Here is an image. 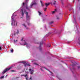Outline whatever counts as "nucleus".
Returning <instances> with one entry per match:
<instances>
[{
	"label": "nucleus",
	"instance_id": "nucleus-1",
	"mask_svg": "<svg viewBox=\"0 0 80 80\" xmlns=\"http://www.w3.org/2000/svg\"><path fill=\"white\" fill-rule=\"evenodd\" d=\"M26 13L25 14L26 15V20H30V16L28 15V12H27L26 11H25Z\"/></svg>",
	"mask_w": 80,
	"mask_h": 80
},
{
	"label": "nucleus",
	"instance_id": "nucleus-2",
	"mask_svg": "<svg viewBox=\"0 0 80 80\" xmlns=\"http://www.w3.org/2000/svg\"><path fill=\"white\" fill-rule=\"evenodd\" d=\"M12 68V67H10L9 68H7L6 69H5L2 72V74H4V73H6L7 71H8L9 70H10V69Z\"/></svg>",
	"mask_w": 80,
	"mask_h": 80
},
{
	"label": "nucleus",
	"instance_id": "nucleus-3",
	"mask_svg": "<svg viewBox=\"0 0 80 80\" xmlns=\"http://www.w3.org/2000/svg\"><path fill=\"white\" fill-rule=\"evenodd\" d=\"M13 16H12V22H13V24L14 25V26L15 25V20L13 18Z\"/></svg>",
	"mask_w": 80,
	"mask_h": 80
},
{
	"label": "nucleus",
	"instance_id": "nucleus-4",
	"mask_svg": "<svg viewBox=\"0 0 80 80\" xmlns=\"http://www.w3.org/2000/svg\"><path fill=\"white\" fill-rule=\"evenodd\" d=\"M40 46H39V50H41V46L42 45H43V42L42 41H41L40 43Z\"/></svg>",
	"mask_w": 80,
	"mask_h": 80
},
{
	"label": "nucleus",
	"instance_id": "nucleus-5",
	"mask_svg": "<svg viewBox=\"0 0 80 80\" xmlns=\"http://www.w3.org/2000/svg\"><path fill=\"white\" fill-rule=\"evenodd\" d=\"M29 70L31 74H33V70H32L31 69H29Z\"/></svg>",
	"mask_w": 80,
	"mask_h": 80
},
{
	"label": "nucleus",
	"instance_id": "nucleus-6",
	"mask_svg": "<svg viewBox=\"0 0 80 80\" xmlns=\"http://www.w3.org/2000/svg\"><path fill=\"white\" fill-rule=\"evenodd\" d=\"M26 66H29V67L30 66V65L28 63H24V67H26Z\"/></svg>",
	"mask_w": 80,
	"mask_h": 80
},
{
	"label": "nucleus",
	"instance_id": "nucleus-7",
	"mask_svg": "<svg viewBox=\"0 0 80 80\" xmlns=\"http://www.w3.org/2000/svg\"><path fill=\"white\" fill-rule=\"evenodd\" d=\"M45 5L47 7L50 5V3H45Z\"/></svg>",
	"mask_w": 80,
	"mask_h": 80
},
{
	"label": "nucleus",
	"instance_id": "nucleus-8",
	"mask_svg": "<svg viewBox=\"0 0 80 80\" xmlns=\"http://www.w3.org/2000/svg\"><path fill=\"white\" fill-rule=\"evenodd\" d=\"M21 12H22V17H23V15H24V13H23V11L22 9H21Z\"/></svg>",
	"mask_w": 80,
	"mask_h": 80
},
{
	"label": "nucleus",
	"instance_id": "nucleus-9",
	"mask_svg": "<svg viewBox=\"0 0 80 80\" xmlns=\"http://www.w3.org/2000/svg\"><path fill=\"white\" fill-rule=\"evenodd\" d=\"M37 4V3L36 2H34L33 3H32L31 6V8H32V6H33V5H36Z\"/></svg>",
	"mask_w": 80,
	"mask_h": 80
},
{
	"label": "nucleus",
	"instance_id": "nucleus-10",
	"mask_svg": "<svg viewBox=\"0 0 80 80\" xmlns=\"http://www.w3.org/2000/svg\"><path fill=\"white\" fill-rule=\"evenodd\" d=\"M19 31L18 30H17V31L16 32V34H17V35H18V34H19Z\"/></svg>",
	"mask_w": 80,
	"mask_h": 80
},
{
	"label": "nucleus",
	"instance_id": "nucleus-11",
	"mask_svg": "<svg viewBox=\"0 0 80 80\" xmlns=\"http://www.w3.org/2000/svg\"><path fill=\"white\" fill-rule=\"evenodd\" d=\"M40 2L41 3V6H42V7H43V3H42V1H40Z\"/></svg>",
	"mask_w": 80,
	"mask_h": 80
},
{
	"label": "nucleus",
	"instance_id": "nucleus-12",
	"mask_svg": "<svg viewBox=\"0 0 80 80\" xmlns=\"http://www.w3.org/2000/svg\"><path fill=\"white\" fill-rule=\"evenodd\" d=\"M18 41L17 40H16V41H15V39L14 40V43L17 42Z\"/></svg>",
	"mask_w": 80,
	"mask_h": 80
},
{
	"label": "nucleus",
	"instance_id": "nucleus-13",
	"mask_svg": "<svg viewBox=\"0 0 80 80\" xmlns=\"http://www.w3.org/2000/svg\"><path fill=\"white\" fill-rule=\"evenodd\" d=\"M38 12L39 13V15H40L42 14V13H41V12H39V11H38Z\"/></svg>",
	"mask_w": 80,
	"mask_h": 80
},
{
	"label": "nucleus",
	"instance_id": "nucleus-14",
	"mask_svg": "<svg viewBox=\"0 0 80 80\" xmlns=\"http://www.w3.org/2000/svg\"><path fill=\"white\" fill-rule=\"evenodd\" d=\"M26 9H27V10H29V8H28V7L27 6L26 7Z\"/></svg>",
	"mask_w": 80,
	"mask_h": 80
},
{
	"label": "nucleus",
	"instance_id": "nucleus-15",
	"mask_svg": "<svg viewBox=\"0 0 80 80\" xmlns=\"http://www.w3.org/2000/svg\"><path fill=\"white\" fill-rule=\"evenodd\" d=\"M48 47H50L51 45L50 44H49L47 45Z\"/></svg>",
	"mask_w": 80,
	"mask_h": 80
},
{
	"label": "nucleus",
	"instance_id": "nucleus-16",
	"mask_svg": "<svg viewBox=\"0 0 80 80\" xmlns=\"http://www.w3.org/2000/svg\"><path fill=\"white\" fill-rule=\"evenodd\" d=\"M4 78V76H2L1 77H0V78L1 79H2V78Z\"/></svg>",
	"mask_w": 80,
	"mask_h": 80
},
{
	"label": "nucleus",
	"instance_id": "nucleus-17",
	"mask_svg": "<svg viewBox=\"0 0 80 80\" xmlns=\"http://www.w3.org/2000/svg\"><path fill=\"white\" fill-rule=\"evenodd\" d=\"M47 8H44V11H46V10H47Z\"/></svg>",
	"mask_w": 80,
	"mask_h": 80
},
{
	"label": "nucleus",
	"instance_id": "nucleus-18",
	"mask_svg": "<svg viewBox=\"0 0 80 80\" xmlns=\"http://www.w3.org/2000/svg\"><path fill=\"white\" fill-rule=\"evenodd\" d=\"M24 77H28V75L27 74L25 75Z\"/></svg>",
	"mask_w": 80,
	"mask_h": 80
},
{
	"label": "nucleus",
	"instance_id": "nucleus-19",
	"mask_svg": "<svg viewBox=\"0 0 80 80\" xmlns=\"http://www.w3.org/2000/svg\"><path fill=\"white\" fill-rule=\"evenodd\" d=\"M33 79H32V77H30L29 78V80H32Z\"/></svg>",
	"mask_w": 80,
	"mask_h": 80
},
{
	"label": "nucleus",
	"instance_id": "nucleus-20",
	"mask_svg": "<svg viewBox=\"0 0 80 80\" xmlns=\"http://www.w3.org/2000/svg\"><path fill=\"white\" fill-rule=\"evenodd\" d=\"M53 23V21H51L50 22V24H52V23Z\"/></svg>",
	"mask_w": 80,
	"mask_h": 80
},
{
	"label": "nucleus",
	"instance_id": "nucleus-21",
	"mask_svg": "<svg viewBox=\"0 0 80 80\" xmlns=\"http://www.w3.org/2000/svg\"><path fill=\"white\" fill-rule=\"evenodd\" d=\"M28 44H27V42H25V43L24 44V45H27Z\"/></svg>",
	"mask_w": 80,
	"mask_h": 80
},
{
	"label": "nucleus",
	"instance_id": "nucleus-22",
	"mask_svg": "<svg viewBox=\"0 0 80 80\" xmlns=\"http://www.w3.org/2000/svg\"><path fill=\"white\" fill-rule=\"evenodd\" d=\"M11 52H13V49H12L11 50Z\"/></svg>",
	"mask_w": 80,
	"mask_h": 80
},
{
	"label": "nucleus",
	"instance_id": "nucleus-23",
	"mask_svg": "<svg viewBox=\"0 0 80 80\" xmlns=\"http://www.w3.org/2000/svg\"><path fill=\"white\" fill-rule=\"evenodd\" d=\"M11 72H16V71L14 70H12L11 71Z\"/></svg>",
	"mask_w": 80,
	"mask_h": 80
},
{
	"label": "nucleus",
	"instance_id": "nucleus-24",
	"mask_svg": "<svg viewBox=\"0 0 80 80\" xmlns=\"http://www.w3.org/2000/svg\"><path fill=\"white\" fill-rule=\"evenodd\" d=\"M22 25H23V26H24L25 27H27V26L25 25V24H22Z\"/></svg>",
	"mask_w": 80,
	"mask_h": 80
},
{
	"label": "nucleus",
	"instance_id": "nucleus-25",
	"mask_svg": "<svg viewBox=\"0 0 80 80\" xmlns=\"http://www.w3.org/2000/svg\"><path fill=\"white\" fill-rule=\"evenodd\" d=\"M55 3H56V1H55L53 3V5H55Z\"/></svg>",
	"mask_w": 80,
	"mask_h": 80
},
{
	"label": "nucleus",
	"instance_id": "nucleus-26",
	"mask_svg": "<svg viewBox=\"0 0 80 80\" xmlns=\"http://www.w3.org/2000/svg\"><path fill=\"white\" fill-rule=\"evenodd\" d=\"M26 80H28V77H26Z\"/></svg>",
	"mask_w": 80,
	"mask_h": 80
},
{
	"label": "nucleus",
	"instance_id": "nucleus-27",
	"mask_svg": "<svg viewBox=\"0 0 80 80\" xmlns=\"http://www.w3.org/2000/svg\"><path fill=\"white\" fill-rule=\"evenodd\" d=\"M55 11H54L52 12V13L53 14V13H55Z\"/></svg>",
	"mask_w": 80,
	"mask_h": 80
},
{
	"label": "nucleus",
	"instance_id": "nucleus-28",
	"mask_svg": "<svg viewBox=\"0 0 80 80\" xmlns=\"http://www.w3.org/2000/svg\"><path fill=\"white\" fill-rule=\"evenodd\" d=\"M27 74H28V72H25Z\"/></svg>",
	"mask_w": 80,
	"mask_h": 80
},
{
	"label": "nucleus",
	"instance_id": "nucleus-29",
	"mask_svg": "<svg viewBox=\"0 0 80 80\" xmlns=\"http://www.w3.org/2000/svg\"><path fill=\"white\" fill-rule=\"evenodd\" d=\"M73 17H74V20H75V18H76L75 17V16L74 15L73 16Z\"/></svg>",
	"mask_w": 80,
	"mask_h": 80
},
{
	"label": "nucleus",
	"instance_id": "nucleus-30",
	"mask_svg": "<svg viewBox=\"0 0 80 80\" xmlns=\"http://www.w3.org/2000/svg\"><path fill=\"white\" fill-rule=\"evenodd\" d=\"M72 70H75V68H73Z\"/></svg>",
	"mask_w": 80,
	"mask_h": 80
},
{
	"label": "nucleus",
	"instance_id": "nucleus-31",
	"mask_svg": "<svg viewBox=\"0 0 80 80\" xmlns=\"http://www.w3.org/2000/svg\"><path fill=\"white\" fill-rule=\"evenodd\" d=\"M78 69H79V68H80V66H78Z\"/></svg>",
	"mask_w": 80,
	"mask_h": 80
},
{
	"label": "nucleus",
	"instance_id": "nucleus-32",
	"mask_svg": "<svg viewBox=\"0 0 80 80\" xmlns=\"http://www.w3.org/2000/svg\"><path fill=\"white\" fill-rule=\"evenodd\" d=\"M22 5H23V6H24V5H25V3L24 2L23 3Z\"/></svg>",
	"mask_w": 80,
	"mask_h": 80
},
{
	"label": "nucleus",
	"instance_id": "nucleus-33",
	"mask_svg": "<svg viewBox=\"0 0 80 80\" xmlns=\"http://www.w3.org/2000/svg\"><path fill=\"white\" fill-rule=\"evenodd\" d=\"M57 20H59L60 19V18H59L58 17L57 18Z\"/></svg>",
	"mask_w": 80,
	"mask_h": 80
},
{
	"label": "nucleus",
	"instance_id": "nucleus-34",
	"mask_svg": "<svg viewBox=\"0 0 80 80\" xmlns=\"http://www.w3.org/2000/svg\"><path fill=\"white\" fill-rule=\"evenodd\" d=\"M21 76H24V77L25 76V75L24 74H22V75H21Z\"/></svg>",
	"mask_w": 80,
	"mask_h": 80
},
{
	"label": "nucleus",
	"instance_id": "nucleus-35",
	"mask_svg": "<svg viewBox=\"0 0 80 80\" xmlns=\"http://www.w3.org/2000/svg\"><path fill=\"white\" fill-rule=\"evenodd\" d=\"M2 50V48L0 46V50Z\"/></svg>",
	"mask_w": 80,
	"mask_h": 80
},
{
	"label": "nucleus",
	"instance_id": "nucleus-36",
	"mask_svg": "<svg viewBox=\"0 0 80 80\" xmlns=\"http://www.w3.org/2000/svg\"><path fill=\"white\" fill-rule=\"evenodd\" d=\"M17 22H16V26H17Z\"/></svg>",
	"mask_w": 80,
	"mask_h": 80
},
{
	"label": "nucleus",
	"instance_id": "nucleus-37",
	"mask_svg": "<svg viewBox=\"0 0 80 80\" xmlns=\"http://www.w3.org/2000/svg\"><path fill=\"white\" fill-rule=\"evenodd\" d=\"M26 29L27 30V29H28V28H26Z\"/></svg>",
	"mask_w": 80,
	"mask_h": 80
},
{
	"label": "nucleus",
	"instance_id": "nucleus-38",
	"mask_svg": "<svg viewBox=\"0 0 80 80\" xmlns=\"http://www.w3.org/2000/svg\"><path fill=\"white\" fill-rule=\"evenodd\" d=\"M35 65H38V64H37V63H35Z\"/></svg>",
	"mask_w": 80,
	"mask_h": 80
},
{
	"label": "nucleus",
	"instance_id": "nucleus-39",
	"mask_svg": "<svg viewBox=\"0 0 80 80\" xmlns=\"http://www.w3.org/2000/svg\"><path fill=\"white\" fill-rule=\"evenodd\" d=\"M28 25H30V23H28Z\"/></svg>",
	"mask_w": 80,
	"mask_h": 80
},
{
	"label": "nucleus",
	"instance_id": "nucleus-40",
	"mask_svg": "<svg viewBox=\"0 0 80 80\" xmlns=\"http://www.w3.org/2000/svg\"><path fill=\"white\" fill-rule=\"evenodd\" d=\"M11 25H13V22H12V23Z\"/></svg>",
	"mask_w": 80,
	"mask_h": 80
},
{
	"label": "nucleus",
	"instance_id": "nucleus-41",
	"mask_svg": "<svg viewBox=\"0 0 80 80\" xmlns=\"http://www.w3.org/2000/svg\"><path fill=\"white\" fill-rule=\"evenodd\" d=\"M28 1V0H26V2H27Z\"/></svg>",
	"mask_w": 80,
	"mask_h": 80
},
{
	"label": "nucleus",
	"instance_id": "nucleus-42",
	"mask_svg": "<svg viewBox=\"0 0 80 80\" xmlns=\"http://www.w3.org/2000/svg\"><path fill=\"white\" fill-rule=\"evenodd\" d=\"M16 33H15L14 34V35H16Z\"/></svg>",
	"mask_w": 80,
	"mask_h": 80
},
{
	"label": "nucleus",
	"instance_id": "nucleus-43",
	"mask_svg": "<svg viewBox=\"0 0 80 80\" xmlns=\"http://www.w3.org/2000/svg\"><path fill=\"white\" fill-rule=\"evenodd\" d=\"M22 40H23V39H21V41H22Z\"/></svg>",
	"mask_w": 80,
	"mask_h": 80
},
{
	"label": "nucleus",
	"instance_id": "nucleus-44",
	"mask_svg": "<svg viewBox=\"0 0 80 80\" xmlns=\"http://www.w3.org/2000/svg\"><path fill=\"white\" fill-rule=\"evenodd\" d=\"M23 62H21L20 63H23Z\"/></svg>",
	"mask_w": 80,
	"mask_h": 80
},
{
	"label": "nucleus",
	"instance_id": "nucleus-45",
	"mask_svg": "<svg viewBox=\"0 0 80 80\" xmlns=\"http://www.w3.org/2000/svg\"><path fill=\"white\" fill-rule=\"evenodd\" d=\"M46 69H47V68H46L44 67Z\"/></svg>",
	"mask_w": 80,
	"mask_h": 80
},
{
	"label": "nucleus",
	"instance_id": "nucleus-46",
	"mask_svg": "<svg viewBox=\"0 0 80 80\" xmlns=\"http://www.w3.org/2000/svg\"><path fill=\"white\" fill-rule=\"evenodd\" d=\"M56 10H57L56 9H55V11H56Z\"/></svg>",
	"mask_w": 80,
	"mask_h": 80
},
{
	"label": "nucleus",
	"instance_id": "nucleus-47",
	"mask_svg": "<svg viewBox=\"0 0 80 80\" xmlns=\"http://www.w3.org/2000/svg\"><path fill=\"white\" fill-rule=\"evenodd\" d=\"M72 72L73 73V72L72 71Z\"/></svg>",
	"mask_w": 80,
	"mask_h": 80
},
{
	"label": "nucleus",
	"instance_id": "nucleus-48",
	"mask_svg": "<svg viewBox=\"0 0 80 80\" xmlns=\"http://www.w3.org/2000/svg\"><path fill=\"white\" fill-rule=\"evenodd\" d=\"M70 68V70H71V68Z\"/></svg>",
	"mask_w": 80,
	"mask_h": 80
},
{
	"label": "nucleus",
	"instance_id": "nucleus-49",
	"mask_svg": "<svg viewBox=\"0 0 80 80\" xmlns=\"http://www.w3.org/2000/svg\"><path fill=\"white\" fill-rule=\"evenodd\" d=\"M28 69H26V70H28Z\"/></svg>",
	"mask_w": 80,
	"mask_h": 80
},
{
	"label": "nucleus",
	"instance_id": "nucleus-50",
	"mask_svg": "<svg viewBox=\"0 0 80 80\" xmlns=\"http://www.w3.org/2000/svg\"><path fill=\"white\" fill-rule=\"evenodd\" d=\"M61 80H62V79H61Z\"/></svg>",
	"mask_w": 80,
	"mask_h": 80
},
{
	"label": "nucleus",
	"instance_id": "nucleus-51",
	"mask_svg": "<svg viewBox=\"0 0 80 80\" xmlns=\"http://www.w3.org/2000/svg\"><path fill=\"white\" fill-rule=\"evenodd\" d=\"M79 0H78V1H79Z\"/></svg>",
	"mask_w": 80,
	"mask_h": 80
}]
</instances>
